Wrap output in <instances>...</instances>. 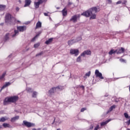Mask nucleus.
Masks as SVG:
<instances>
[{
	"mask_svg": "<svg viewBox=\"0 0 130 130\" xmlns=\"http://www.w3.org/2000/svg\"><path fill=\"white\" fill-rule=\"evenodd\" d=\"M0 128H2V126H0Z\"/></svg>",
	"mask_w": 130,
	"mask_h": 130,
	"instance_id": "nucleus-63",
	"label": "nucleus"
},
{
	"mask_svg": "<svg viewBox=\"0 0 130 130\" xmlns=\"http://www.w3.org/2000/svg\"><path fill=\"white\" fill-rule=\"evenodd\" d=\"M105 97H107V95H105Z\"/></svg>",
	"mask_w": 130,
	"mask_h": 130,
	"instance_id": "nucleus-64",
	"label": "nucleus"
},
{
	"mask_svg": "<svg viewBox=\"0 0 130 130\" xmlns=\"http://www.w3.org/2000/svg\"><path fill=\"white\" fill-rule=\"evenodd\" d=\"M118 79H119V78H116V80H117Z\"/></svg>",
	"mask_w": 130,
	"mask_h": 130,
	"instance_id": "nucleus-61",
	"label": "nucleus"
},
{
	"mask_svg": "<svg viewBox=\"0 0 130 130\" xmlns=\"http://www.w3.org/2000/svg\"><path fill=\"white\" fill-rule=\"evenodd\" d=\"M127 130H130V128H127Z\"/></svg>",
	"mask_w": 130,
	"mask_h": 130,
	"instance_id": "nucleus-60",
	"label": "nucleus"
},
{
	"mask_svg": "<svg viewBox=\"0 0 130 130\" xmlns=\"http://www.w3.org/2000/svg\"><path fill=\"white\" fill-rule=\"evenodd\" d=\"M17 30H19L20 32H24L26 30V26H20L17 27Z\"/></svg>",
	"mask_w": 130,
	"mask_h": 130,
	"instance_id": "nucleus-11",
	"label": "nucleus"
},
{
	"mask_svg": "<svg viewBox=\"0 0 130 130\" xmlns=\"http://www.w3.org/2000/svg\"><path fill=\"white\" fill-rule=\"evenodd\" d=\"M70 54L74 55L75 56H78L79 55V53H80V51L78 49H72L70 50Z\"/></svg>",
	"mask_w": 130,
	"mask_h": 130,
	"instance_id": "nucleus-5",
	"label": "nucleus"
},
{
	"mask_svg": "<svg viewBox=\"0 0 130 130\" xmlns=\"http://www.w3.org/2000/svg\"><path fill=\"white\" fill-rule=\"evenodd\" d=\"M43 53H44V52H43V51H42V52H40L39 53L37 54L36 56H39L40 55H42V54H43Z\"/></svg>",
	"mask_w": 130,
	"mask_h": 130,
	"instance_id": "nucleus-34",
	"label": "nucleus"
},
{
	"mask_svg": "<svg viewBox=\"0 0 130 130\" xmlns=\"http://www.w3.org/2000/svg\"><path fill=\"white\" fill-rule=\"evenodd\" d=\"M99 128H100L99 125H97L94 130H98Z\"/></svg>",
	"mask_w": 130,
	"mask_h": 130,
	"instance_id": "nucleus-43",
	"label": "nucleus"
},
{
	"mask_svg": "<svg viewBox=\"0 0 130 130\" xmlns=\"http://www.w3.org/2000/svg\"><path fill=\"white\" fill-rule=\"evenodd\" d=\"M56 9H57V10H59L60 8H59V7H57Z\"/></svg>",
	"mask_w": 130,
	"mask_h": 130,
	"instance_id": "nucleus-56",
	"label": "nucleus"
},
{
	"mask_svg": "<svg viewBox=\"0 0 130 130\" xmlns=\"http://www.w3.org/2000/svg\"><path fill=\"white\" fill-rule=\"evenodd\" d=\"M124 115L125 118H130V116H128V113H125L124 114Z\"/></svg>",
	"mask_w": 130,
	"mask_h": 130,
	"instance_id": "nucleus-31",
	"label": "nucleus"
},
{
	"mask_svg": "<svg viewBox=\"0 0 130 130\" xmlns=\"http://www.w3.org/2000/svg\"><path fill=\"white\" fill-rule=\"evenodd\" d=\"M38 3H39L40 5H41L42 4H43V0H38Z\"/></svg>",
	"mask_w": 130,
	"mask_h": 130,
	"instance_id": "nucleus-41",
	"label": "nucleus"
},
{
	"mask_svg": "<svg viewBox=\"0 0 130 130\" xmlns=\"http://www.w3.org/2000/svg\"><path fill=\"white\" fill-rule=\"evenodd\" d=\"M39 46H40V43H38L34 45V47H35V48H37L38 47H39Z\"/></svg>",
	"mask_w": 130,
	"mask_h": 130,
	"instance_id": "nucleus-29",
	"label": "nucleus"
},
{
	"mask_svg": "<svg viewBox=\"0 0 130 130\" xmlns=\"http://www.w3.org/2000/svg\"><path fill=\"white\" fill-rule=\"evenodd\" d=\"M55 122V118H54V120H53V122Z\"/></svg>",
	"mask_w": 130,
	"mask_h": 130,
	"instance_id": "nucleus-57",
	"label": "nucleus"
},
{
	"mask_svg": "<svg viewBox=\"0 0 130 130\" xmlns=\"http://www.w3.org/2000/svg\"><path fill=\"white\" fill-rule=\"evenodd\" d=\"M26 90L27 91L29 92V93H32V92H33V91L32 90V88H28Z\"/></svg>",
	"mask_w": 130,
	"mask_h": 130,
	"instance_id": "nucleus-33",
	"label": "nucleus"
},
{
	"mask_svg": "<svg viewBox=\"0 0 130 130\" xmlns=\"http://www.w3.org/2000/svg\"><path fill=\"white\" fill-rule=\"evenodd\" d=\"M10 39V34L7 33L5 35L4 37V41L6 42V41H8Z\"/></svg>",
	"mask_w": 130,
	"mask_h": 130,
	"instance_id": "nucleus-16",
	"label": "nucleus"
},
{
	"mask_svg": "<svg viewBox=\"0 0 130 130\" xmlns=\"http://www.w3.org/2000/svg\"><path fill=\"white\" fill-rule=\"evenodd\" d=\"M126 3H127V1L126 0H124L122 2V5H124V6H126Z\"/></svg>",
	"mask_w": 130,
	"mask_h": 130,
	"instance_id": "nucleus-40",
	"label": "nucleus"
},
{
	"mask_svg": "<svg viewBox=\"0 0 130 130\" xmlns=\"http://www.w3.org/2000/svg\"><path fill=\"white\" fill-rule=\"evenodd\" d=\"M22 125L23 126H26V127H32L34 126V124L30 122H28L26 120H23Z\"/></svg>",
	"mask_w": 130,
	"mask_h": 130,
	"instance_id": "nucleus-4",
	"label": "nucleus"
},
{
	"mask_svg": "<svg viewBox=\"0 0 130 130\" xmlns=\"http://www.w3.org/2000/svg\"><path fill=\"white\" fill-rule=\"evenodd\" d=\"M42 26V23L40 21H38L36 24V29L38 28H41Z\"/></svg>",
	"mask_w": 130,
	"mask_h": 130,
	"instance_id": "nucleus-19",
	"label": "nucleus"
},
{
	"mask_svg": "<svg viewBox=\"0 0 130 130\" xmlns=\"http://www.w3.org/2000/svg\"><path fill=\"white\" fill-rule=\"evenodd\" d=\"M37 91H34L32 94V98H36L37 97Z\"/></svg>",
	"mask_w": 130,
	"mask_h": 130,
	"instance_id": "nucleus-24",
	"label": "nucleus"
},
{
	"mask_svg": "<svg viewBox=\"0 0 130 130\" xmlns=\"http://www.w3.org/2000/svg\"><path fill=\"white\" fill-rule=\"evenodd\" d=\"M118 50H116L115 51H113V54H115V53H117Z\"/></svg>",
	"mask_w": 130,
	"mask_h": 130,
	"instance_id": "nucleus-51",
	"label": "nucleus"
},
{
	"mask_svg": "<svg viewBox=\"0 0 130 130\" xmlns=\"http://www.w3.org/2000/svg\"><path fill=\"white\" fill-rule=\"evenodd\" d=\"M95 75L96 78H100V79H101V80L104 79V77H103V76H102V73H100L99 72V70H95Z\"/></svg>",
	"mask_w": 130,
	"mask_h": 130,
	"instance_id": "nucleus-7",
	"label": "nucleus"
},
{
	"mask_svg": "<svg viewBox=\"0 0 130 130\" xmlns=\"http://www.w3.org/2000/svg\"><path fill=\"white\" fill-rule=\"evenodd\" d=\"M30 5H31V0H25V5H24V8L29 7Z\"/></svg>",
	"mask_w": 130,
	"mask_h": 130,
	"instance_id": "nucleus-13",
	"label": "nucleus"
},
{
	"mask_svg": "<svg viewBox=\"0 0 130 130\" xmlns=\"http://www.w3.org/2000/svg\"><path fill=\"white\" fill-rule=\"evenodd\" d=\"M3 125L5 128L7 127H10V126H11V125H10V124L7 123H3Z\"/></svg>",
	"mask_w": 130,
	"mask_h": 130,
	"instance_id": "nucleus-23",
	"label": "nucleus"
},
{
	"mask_svg": "<svg viewBox=\"0 0 130 130\" xmlns=\"http://www.w3.org/2000/svg\"><path fill=\"white\" fill-rule=\"evenodd\" d=\"M41 33H42V31H39V32L37 34V35H36V36L37 37H38V36H39V35H40V34H41Z\"/></svg>",
	"mask_w": 130,
	"mask_h": 130,
	"instance_id": "nucleus-39",
	"label": "nucleus"
},
{
	"mask_svg": "<svg viewBox=\"0 0 130 130\" xmlns=\"http://www.w3.org/2000/svg\"><path fill=\"white\" fill-rule=\"evenodd\" d=\"M11 83L10 82H6L5 84H4L3 87L1 88V91L2 90H3V89H5V88H7V87H9V86H10L11 85Z\"/></svg>",
	"mask_w": 130,
	"mask_h": 130,
	"instance_id": "nucleus-12",
	"label": "nucleus"
},
{
	"mask_svg": "<svg viewBox=\"0 0 130 130\" xmlns=\"http://www.w3.org/2000/svg\"><path fill=\"white\" fill-rule=\"evenodd\" d=\"M19 100V96L14 95L11 97H7L4 100V105H7L8 103L12 102V103H16Z\"/></svg>",
	"mask_w": 130,
	"mask_h": 130,
	"instance_id": "nucleus-3",
	"label": "nucleus"
},
{
	"mask_svg": "<svg viewBox=\"0 0 130 130\" xmlns=\"http://www.w3.org/2000/svg\"><path fill=\"white\" fill-rule=\"evenodd\" d=\"M5 9H6L5 5H0V11H4Z\"/></svg>",
	"mask_w": 130,
	"mask_h": 130,
	"instance_id": "nucleus-27",
	"label": "nucleus"
},
{
	"mask_svg": "<svg viewBox=\"0 0 130 130\" xmlns=\"http://www.w3.org/2000/svg\"><path fill=\"white\" fill-rule=\"evenodd\" d=\"M44 16H45L46 17L48 16V14H47V13H44Z\"/></svg>",
	"mask_w": 130,
	"mask_h": 130,
	"instance_id": "nucleus-53",
	"label": "nucleus"
},
{
	"mask_svg": "<svg viewBox=\"0 0 130 130\" xmlns=\"http://www.w3.org/2000/svg\"><path fill=\"white\" fill-rule=\"evenodd\" d=\"M126 123H127V125H129V124H130V119L127 121Z\"/></svg>",
	"mask_w": 130,
	"mask_h": 130,
	"instance_id": "nucleus-50",
	"label": "nucleus"
},
{
	"mask_svg": "<svg viewBox=\"0 0 130 130\" xmlns=\"http://www.w3.org/2000/svg\"><path fill=\"white\" fill-rule=\"evenodd\" d=\"M53 41V38H50L48 39V40H47L45 42V44H47V45H48V44H50L51 42H52Z\"/></svg>",
	"mask_w": 130,
	"mask_h": 130,
	"instance_id": "nucleus-17",
	"label": "nucleus"
},
{
	"mask_svg": "<svg viewBox=\"0 0 130 130\" xmlns=\"http://www.w3.org/2000/svg\"><path fill=\"white\" fill-rule=\"evenodd\" d=\"M55 92H56V87H52L49 90V94H50V95H52V94H54Z\"/></svg>",
	"mask_w": 130,
	"mask_h": 130,
	"instance_id": "nucleus-10",
	"label": "nucleus"
},
{
	"mask_svg": "<svg viewBox=\"0 0 130 130\" xmlns=\"http://www.w3.org/2000/svg\"><path fill=\"white\" fill-rule=\"evenodd\" d=\"M110 121V120H108L106 121L103 122L101 123V126H104V125H106Z\"/></svg>",
	"mask_w": 130,
	"mask_h": 130,
	"instance_id": "nucleus-20",
	"label": "nucleus"
},
{
	"mask_svg": "<svg viewBox=\"0 0 130 130\" xmlns=\"http://www.w3.org/2000/svg\"><path fill=\"white\" fill-rule=\"evenodd\" d=\"M66 9L64 8L62 10V16L63 17H66L67 15H68V11L66 10Z\"/></svg>",
	"mask_w": 130,
	"mask_h": 130,
	"instance_id": "nucleus-18",
	"label": "nucleus"
},
{
	"mask_svg": "<svg viewBox=\"0 0 130 130\" xmlns=\"http://www.w3.org/2000/svg\"><path fill=\"white\" fill-rule=\"evenodd\" d=\"M85 110H87V108H82L80 111L81 112H84V111Z\"/></svg>",
	"mask_w": 130,
	"mask_h": 130,
	"instance_id": "nucleus-37",
	"label": "nucleus"
},
{
	"mask_svg": "<svg viewBox=\"0 0 130 130\" xmlns=\"http://www.w3.org/2000/svg\"><path fill=\"white\" fill-rule=\"evenodd\" d=\"M53 123H54V122H53L52 123V124H53Z\"/></svg>",
	"mask_w": 130,
	"mask_h": 130,
	"instance_id": "nucleus-62",
	"label": "nucleus"
},
{
	"mask_svg": "<svg viewBox=\"0 0 130 130\" xmlns=\"http://www.w3.org/2000/svg\"><path fill=\"white\" fill-rule=\"evenodd\" d=\"M121 3H122L121 1H119L116 2V5H120V4H121Z\"/></svg>",
	"mask_w": 130,
	"mask_h": 130,
	"instance_id": "nucleus-44",
	"label": "nucleus"
},
{
	"mask_svg": "<svg viewBox=\"0 0 130 130\" xmlns=\"http://www.w3.org/2000/svg\"><path fill=\"white\" fill-rule=\"evenodd\" d=\"M79 38H82V37H78L77 38L76 40H75V41H78L79 40H80V39Z\"/></svg>",
	"mask_w": 130,
	"mask_h": 130,
	"instance_id": "nucleus-52",
	"label": "nucleus"
},
{
	"mask_svg": "<svg viewBox=\"0 0 130 130\" xmlns=\"http://www.w3.org/2000/svg\"><path fill=\"white\" fill-rule=\"evenodd\" d=\"M18 23H20V20H17Z\"/></svg>",
	"mask_w": 130,
	"mask_h": 130,
	"instance_id": "nucleus-59",
	"label": "nucleus"
},
{
	"mask_svg": "<svg viewBox=\"0 0 130 130\" xmlns=\"http://www.w3.org/2000/svg\"><path fill=\"white\" fill-rule=\"evenodd\" d=\"M71 22H73V23H77L78 19L77 18V15H74L70 19Z\"/></svg>",
	"mask_w": 130,
	"mask_h": 130,
	"instance_id": "nucleus-9",
	"label": "nucleus"
},
{
	"mask_svg": "<svg viewBox=\"0 0 130 130\" xmlns=\"http://www.w3.org/2000/svg\"><path fill=\"white\" fill-rule=\"evenodd\" d=\"M113 51L114 50L113 49H111L109 52V54L110 55H112V54H113Z\"/></svg>",
	"mask_w": 130,
	"mask_h": 130,
	"instance_id": "nucleus-35",
	"label": "nucleus"
},
{
	"mask_svg": "<svg viewBox=\"0 0 130 130\" xmlns=\"http://www.w3.org/2000/svg\"><path fill=\"white\" fill-rule=\"evenodd\" d=\"M76 17H77V19H80V18H81V15L80 14L76 15Z\"/></svg>",
	"mask_w": 130,
	"mask_h": 130,
	"instance_id": "nucleus-45",
	"label": "nucleus"
},
{
	"mask_svg": "<svg viewBox=\"0 0 130 130\" xmlns=\"http://www.w3.org/2000/svg\"><path fill=\"white\" fill-rule=\"evenodd\" d=\"M17 19L10 13H7L5 15V23L7 25H15Z\"/></svg>",
	"mask_w": 130,
	"mask_h": 130,
	"instance_id": "nucleus-2",
	"label": "nucleus"
},
{
	"mask_svg": "<svg viewBox=\"0 0 130 130\" xmlns=\"http://www.w3.org/2000/svg\"><path fill=\"white\" fill-rule=\"evenodd\" d=\"M39 6H40L39 2H35V6L36 9H38V8H39Z\"/></svg>",
	"mask_w": 130,
	"mask_h": 130,
	"instance_id": "nucleus-25",
	"label": "nucleus"
},
{
	"mask_svg": "<svg viewBox=\"0 0 130 130\" xmlns=\"http://www.w3.org/2000/svg\"><path fill=\"white\" fill-rule=\"evenodd\" d=\"M94 12V13L100 12V7H99V6L92 7L85 12L81 13V16H84V17H86V18H89V17H90L89 20H94L96 19L97 15L93 13Z\"/></svg>",
	"mask_w": 130,
	"mask_h": 130,
	"instance_id": "nucleus-1",
	"label": "nucleus"
},
{
	"mask_svg": "<svg viewBox=\"0 0 130 130\" xmlns=\"http://www.w3.org/2000/svg\"><path fill=\"white\" fill-rule=\"evenodd\" d=\"M57 26H58V24H56V25H55V26H56V27H57Z\"/></svg>",
	"mask_w": 130,
	"mask_h": 130,
	"instance_id": "nucleus-58",
	"label": "nucleus"
},
{
	"mask_svg": "<svg viewBox=\"0 0 130 130\" xmlns=\"http://www.w3.org/2000/svg\"><path fill=\"white\" fill-rule=\"evenodd\" d=\"M91 75V71H89L88 73L85 74V76L89 77Z\"/></svg>",
	"mask_w": 130,
	"mask_h": 130,
	"instance_id": "nucleus-36",
	"label": "nucleus"
},
{
	"mask_svg": "<svg viewBox=\"0 0 130 130\" xmlns=\"http://www.w3.org/2000/svg\"><path fill=\"white\" fill-rule=\"evenodd\" d=\"M81 55L77 58V62H81Z\"/></svg>",
	"mask_w": 130,
	"mask_h": 130,
	"instance_id": "nucleus-32",
	"label": "nucleus"
},
{
	"mask_svg": "<svg viewBox=\"0 0 130 130\" xmlns=\"http://www.w3.org/2000/svg\"><path fill=\"white\" fill-rule=\"evenodd\" d=\"M56 89H58V90H63L64 89V87L60 85H58L57 87H55Z\"/></svg>",
	"mask_w": 130,
	"mask_h": 130,
	"instance_id": "nucleus-22",
	"label": "nucleus"
},
{
	"mask_svg": "<svg viewBox=\"0 0 130 130\" xmlns=\"http://www.w3.org/2000/svg\"><path fill=\"white\" fill-rule=\"evenodd\" d=\"M91 50H87L83 51L81 54V56H83V57H85V55H91Z\"/></svg>",
	"mask_w": 130,
	"mask_h": 130,
	"instance_id": "nucleus-8",
	"label": "nucleus"
},
{
	"mask_svg": "<svg viewBox=\"0 0 130 130\" xmlns=\"http://www.w3.org/2000/svg\"><path fill=\"white\" fill-rule=\"evenodd\" d=\"M37 38V37L36 36H35L31 40V41H35V40H36V38Z\"/></svg>",
	"mask_w": 130,
	"mask_h": 130,
	"instance_id": "nucleus-42",
	"label": "nucleus"
},
{
	"mask_svg": "<svg viewBox=\"0 0 130 130\" xmlns=\"http://www.w3.org/2000/svg\"><path fill=\"white\" fill-rule=\"evenodd\" d=\"M116 106L114 105V106H112L109 109V110L107 112V113L108 114L109 113V112H111V111L112 110H113V109H114V108H115Z\"/></svg>",
	"mask_w": 130,
	"mask_h": 130,
	"instance_id": "nucleus-21",
	"label": "nucleus"
},
{
	"mask_svg": "<svg viewBox=\"0 0 130 130\" xmlns=\"http://www.w3.org/2000/svg\"><path fill=\"white\" fill-rule=\"evenodd\" d=\"M19 10H20V8H19V7H17L16 8V12H19Z\"/></svg>",
	"mask_w": 130,
	"mask_h": 130,
	"instance_id": "nucleus-48",
	"label": "nucleus"
},
{
	"mask_svg": "<svg viewBox=\"0 0 130 130\" xmlns=\"http://www.w3.org/2000/svg\"><path fill=\"white\" fill-rule=\"evenodd\" d=\"M6 75H7V72H4L1 76H0V80H3V79L5 78L6 77Z\"/></svg>",
	"mask_w": 130,
	"mask_h": 130,
	"instance_id": "nucleus-26",
	"label": "nucleus"
},
{
	"mask_svg": "<svg viewBox=\"0 0 130 130\" xmlns=\"http://www.w3.org/2000/svg\"><path fill=\"white\" fill-rule=\"evenodd\" d=\"M11 56H12V54H10V55L8 56V57H11Z\"/></svg>",
	"mask_w": 130,
	"mask_h": 130,
	"instance_id": "nucleus-55",
	"label": "nucleus"
},
{
	"mask_svg": "<svg viewBox=\"0 0 130 130\" xmlns=\"http://www.w3.org/2000/svg\"><path fill=\"white\" fill-rule=\"evenodd\" d=\"M108 4H112V0H108Z\"/></svg>",
	"mask_w": 130,
	"mask_h": 130,
	"instance_id": "nucleus-49",
	"label": "nucleus"
},
{
	"mask_svg": "<svg viewBox=\"0 0 130 130\" xmlns=\"http://www.w3.org/2000/svg\"><path fill=\"white\" fill-rule=\"evenodd\" d=\"M94 128V126L93 125H91L89 127V129H93Z\"/></svg>",
	"mask_w": 130,
	"mask_h": 130,
	"instance_id": "nucleus-46",
	"label": "nucleus"
},
{
	"mask_svg": "<svg viewBox=\"0 0 130 130\" xmlns=\"http://www.w3.org/2000/svg\"><path fill=\"white\" fill-rule=\"evenodd\" d=\"M82 40V38H79V40L76 41V40H71L68 41V44L69 45V46H71V45H73V44H75V43H77V42H79V41H81Z\"/></svg>",
	"mask_w": 130,
	"mask_h": 130,
	"instance_id": "nucleus-6",
	"label": "nucleus"
},
{
	"mask_svg": "<svg viewBox=\"0 0 130 130\" xmlns=\"http://www.w3.org/2000/svg\"><path fill=\"white\" fill-rule=\"evenodd\" d=\"M17 34H19V31L14 30V34L12 35V37H15Z\"/></svg>",
	"mask_w": 130,
	"mask_h": 130,
	"instance_id": "nucleus-28",
	"label": "nucleus"
},
{
	"mask_svg": "<svg viewBox=\"0 0 130 130\" xmlns=\"http://www.w3.org/2000/svg\"><path fill=\"white\" fill-rule=\"evenodd\" d=\"M5 120H7V119H6V118H5V117H2V118H1L0 121L1 122H5Z\"/></svg>",
	"mask_w": 130,
	"mask_h": 130,
	"instance_id": "nucleus-30",
	"label": "nucleus"
},
{
	"mask_svg": "<svg viewBox=\"0 0 130 130\" xmlns=\"http://www.w3.org/2000/svg\"><path fill=\"white\" fill-rule=\"evenodd\" d=\"M124 51H125L124 48L121 47V48L118 50V52H117V54H121V53H124Z\"/></svg>",
	"mask_w": 130,
	"mask_h": 130,
	"instance_id": "nucleus-14",
	"label": "nucleus"
},
{
	"mask_svg": "<svg viewBox=\"0 0 130 130\" xmlns=\"http://www.w3.org/2000/svg\"><path fill=\"white\" fill-rule=\"evenodd\" d=\"M120 61H121V62H126V60H124L123 58L120 59Z\"/></svg>",
	"mask_w": 130,
	"mask_h": 130,
	"instance_id": "nucleus-38",
	"label": "nucleus"
},
{
	"mask_svg": "<svg viewBox=\"0 0 130 130\" xmlns=\"http://www.w3.org/2000/svg\"><path fill=\"white\" fill-rule=\"evenodd\" d=\"M80 87L82 88V90L85 89V86H84V85H81V86H80Z\"/></svg>",
	"mask_w": 130,
	"mask_h": 130,
	"instance_id": "nucleus-47",
	"label": "nucleus"
},
{
	"mask_svg": "<svg viewBox=\"0 0 130 130\" xmlns=\"http://www.w3.org/2000/svg\"><path fill=\"white\" fill-rule=\"evenodd\" d=\"M0 26H4V23H0Z\"/></svg>",
	"mask_w": 130,
	"mask_h": 130,
	"instance_id": "nucleus-54",
	"label": "nucleus"
},
{
	"mask_svg": "<svg viewBox=\"0 0 130 130\" xmlns=\"http://www.w3.org/2000/svg\"><path fill=\"white\" fill-rule=\"evenodd\" d=\"M19 118H20V116H15V117H13L11 119V122H15V121H16V120H18Z\"/></svg>",
	"mask_w": 130,
	"mask_h": 130,
	"instance_id": "nucleus-15",
	"label": "nucleus"
}]
</instances>
